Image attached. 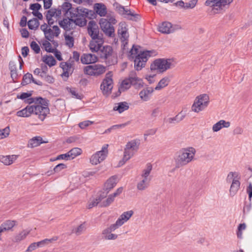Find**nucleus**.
I'll list each match as a JSON object with an SVG mask.
<instances>
[{"label": "nucleus", "instance_id": "1", "mask_svg": "<svg viewBox=\"0 0 252 252\" xmlns=\"http://www.w3.org/2000/svg\"><path fill=\"white\" fill-rule=\"evenodd\" d=\"M196 151L192 147L182 148L178 152L175 158L176 165L177 167L185 166L194 160Z\"/></svg>", "mask_w": 252, "mask_h": 252}, {"label": "nucleus", "instance_id": "2", "mask_svg": "<svg viewBox=\"0 0 252 252\" xmlns=\"http://www.w3.org/2000/svg\"><path fill=\"white\" fill-rule=\"evenodd\" d=\"M140 144V141L138 139H134L126 143L124 148L123 158L119 161L118 166L123 165L134 156L138 150Z\"/></svg>", "mask_w": 252, "mask_h": 252}, {"label": "nucleus", "instance_id": "3", "mask_svg": "<svg viewBox=\"0 0 252 252\" xmlns=\"http://www.w3.org/2000/svg\"><path fill=\"white\" fill-rule=\"evenodd\" d=\"M174 61L170 59H158L154 60L150 65L152 72L162 73L175 67Z\"/></svg>", "mask_w": 252, "mask_h": 252}, {"label": "nucleus", "instance_id": "4", "mask_svg": "<svg viewBox=\"0 0 252 252\" xmlns=\"http://www.w3.org/2000/svg\"><path fill=\"white\" fill-rule=\"evenodd\" d=\"M32 102H34L33 114L38 115L39 119L43 121L49 113L48 101L42 97H35L32 98Z\"/></svg>", "mask_w": 252, "mask_h": 252}, {"label": "nucleus", "instance_id": "5", "mask_svg": "<svg viewBox=\"0 0 252 252\" xmlns=\"http://www.w3.org/2000/svg\"><path fill=\"white\" fill-rule=\"evenodd\" d=\"M241 179V174L239 172L231 171L228 173L225 180L227 183L231 184L229 189L230 196H234L240 189Z\"/></svg>", "mask_w": 252, "mask_h": 252}, {"label": "nucleus", "instance_id": "6", "mask_svg": "<svg viewBox=\"0 0 252 252\" xmlns=\"http://www.w3.org/2000/svg\"><path fill=\"white\" fill-rule=\"evenodd\" d=\"M157 55V52L154 50L140 52L133 59L135 69L138 71L141 70L145 66L149 58L151 57H154Z\"/></svg>", "mask_w": 252, "mask_h": 252}, {"label": "nucleus", "instance_id": "7", "mask_svg": "<svg viewBox=\"0 0 252 252\" xmlns=\"http://www.w3.org/2000/svg\"><path fill=\"white\" fill-rule=\"evenodd\" d=\"M152 169V165L148 164L146 168L142 170L137 183L136 187L138 190L142 191L148 188L151 180L150 174Z\"/></svg>", "mask_w": 252, "mask_h": 252}, {"label": "nucleus", "instance_id": "8", "mask_svg": "<svg viewBox=\"0 0 252 252\" xmlns=\"http://www.w3.org/2000/svg\"><path fill=\"white\" fill-rule=\"evenodd\" d=\"M209 96L206 94H201L196 96L191 107V111L199 113L204 111L209 103Z\"/></svg>", "mask_w": 252, "mask_h": 252}, {"label": "nucleus", "instance_id": "9", "mask_svg": "<svg viewBox=\"0 0 252 252\" xmlns=\"http://www.w3.org/2000/svg\"><path fill=\"white\" fill-rule=\"evenodd\" d=\"M233 0H206L205 5L212 7L214 13H220L227 8Z\"/></svg>", "mask_w": 252, "mask_h": 252}, {"label": "nucleus", "instance_id": "10", "mask_svg": "<svg viewBox=\"0 0 252 252\" xmlns=\"http://www.w3.org/2000/svg\"><path fill=\"white\" fill-rule=\"evenodd\" d=\"M116 23L115 18L111 17L108 20L105 18H101L99 20V25L101 30L108 36L113 37L114 36L115 30L112 24Z\"/></svg>", "mask_w": 252, "mask_h": 252}, {"label": "nucleus", "instance_id": "11", "mask_svg": "<svg viewBox=\"0 0 252 252\" xmlns=\"http://www.w3.org/2000/svg\"><path fill=\"white\" fill-rule=\"evenodd\" d=\"M40 29L44 32L46 39L50 41H52L55 37H57L61 32L57 26H49L46 24L41 25Z\"/></svg>", "mask_w": 252, "mask_h": 252}, {"label": "nucleus", "instance_id": "12", "mask_svg": "<svg viewBox=\"0 0 252 252\" xmlns=\"http://www.w3.org/2000/svg\"><path fill=\"white\" fill-rule=\"evenodd\" d=\"M108 145H104L100 151H97L90 158V163L92 165H97L104 160L108 156Z\"/></svg>", "mask_w": 252, "mask_h": 252}, {"label": "nucleus", "instance_id": "13", "mask_svg": "<svg viewBox=\"0 0 252 252\" xmlns=\"http://www.w3.org/2000/svg\"><path fill=\"white\" fill-rule=\"evenodd\" d=\"M106 71V67L100 64H94L85 66L84 72L85 74L98 76L103 74Z\"/></svg>", "mask_w": 252, "mask_h": 252}, {"label": "nucleus", "instance_id": "14", "mask_svg": "<svg viewBox=\"0 0 252 252\" xmlns=\"http://www.w3.org/2000/svg\"><path fill=\"white\" fill-rule=\"evenodd\" d=\"M112 77V72H109L107 73L101 84L100 89L104 95H108L111 93L112 89L113 87Z\"/></svg>", "mask_w": 252, "mask_h": 252}, {"label": "nucleus", "instance_id": "15", "mask_svg": "<svg viewBox=\"0 0 252 252\" xmlns=\"http://www.w3.org/2000/svg\"><path fill=\"white\" fill-rule=\"evenodd\" d=\"M115 223L111 224L107 228L103 229L102 232L103 239L106 240H115L117 239L118 235L113 233L112 232L118 229Z\"/></svg>", "mask_w": 252, "mask_h": 252}, {"label": "nucleus", "instance_id": "16", "mask_svg": "<svg viewBox=\"0 0 252 252\" xmlns=\"http://www.w3.org/2000/svg\"><path fill=\"white\" fill-rule=\"evenodd\" d=\"M88 32L92 39L102 37L103 35L99 34L98 26L94 21H91L88 25Z\"/></svg>", "mask_w": 252, "mask_h": 252}, {"label": "nucleus", "instance_id": "17", "mask_svg": "<svg viewBox=\"0 0 252 252\" xmlns=\"http://www.w3.org/2000/svg\"><path fill=\"white\" fill-rule=\"evenodd\" d=\"M104 42V41L103 37L92 39L90 41L89 45L90 50L92 52L98 53L103 46Z\"/></svg>", "mask_w": 252, "mask_h": 252}, {"label": "nucleus", "instance_id": "18", "mask_svg": "<svg viewBox=\"0 0 252 252\" xmlns=\"http://www.w3.org/2000/svg\"><path fill=\"white\" fill-rule=\"evenodd\" d=\"M57 240V237H53L51 239H45L38 242H34L30 245L26 250L28 252H31L38 247H41L48 245Z\"/></svg>", "mask_w": 252, "mask_h": 252}, {"label": "nucleus", "instance_id": "19", "mask_svg": "<svg viewBox=\"0 0 252 252\" xmlns=\"http://www.w3.org/2000/svg\"><path fill=\"white\" fill-rule=\"evenodd\" d=\"M118 33L119 37L124 45L127 43L129 34L127 32V28L125 23H121L119 24Z\"/></svg>", "mask_w": 252, "mask_h": 252}, {"label": "nucleus", "instance_id": "20", "mask_svg": "<svg viewBox=\"0 0 252 252\" xmlns=\"http://www.w3.org/2000/svg\"><path fill=\"white\" fill-rule=\"evenodd\" d=\"M80 11L83 13L82 14H80L78 10L77 11L78 14L75 13V18L73 20V22L75 23V26L78 25L80 27H83L86 25L87 20H86V15L88 13V10L86 8H84L83 10L80 9Z\"/></svg>", "mask_w": 252, "mask_h": 252}, {"label": "nucleus", "instance_id": "21", "mask_svg": "<svg viewBox=\"0 0 252 252\" xmlns=\"http://www.w3.org/2000/svg\"><path fill=\"white\" fill-rule=\"evenodd\" d=\"M73 62H62L60 63V67L63 69V72L62 74L63 77L67 78L73 70Z\"/></svg>", "mask_w": 252, "mask_h": 252}, {"label": "nucleus", "instance_id": "22", "mask_svg": "<svg viewBox=\"0 0 252 252\" xmlns=\"http://www.w3.org/2000/svg\"><path fill=\"white\" fill-rule=\"evenodd\" d=\"M134 212L132 210L124 212L116 220V222L115 223V225L118 227H120L127 221H128L132 216Z\"/></svg>", "mask_w": 252, "mask_h": 252}, {"label": "nucleus", "instance_id": "23", "mask_svg": "<svg viewBox=\"0 0 252 252\" xmlns=\"http://www.w3.org/2000/svg\"><path fill=\"white\" fill-rule=\"evenodd\" d=\"M60 26L66 31H69L75 28V23L73 22V18H63L59 21Z\"/></svg>", "mask_w": 252, "mask_h": 252}, {"label": "nucleus", "instance_id": "24", "mask_svg": "<svg viewBox=\"0 0 252 252\" xmlns=\"http://www.w3.org/2000/svg\"><path fill=\"white\" fill-rule=\"evenodd\" d=\"M154 89L153 87H149L143 89L139 93V97L143 101H149L154 92Z\"/></svg>", "mask_w": 252, "mask_h": 252}, {"label": "nucleus", "instance_id": "25", "mask_svg": "<svg viewBox=\"0 0 252 252\" xmlns=\"http://www.w3.org/2000/svg\"><path fill=\"white\" fill-rule=\"evenodd\" d=\"M127 78L129 81L131 85L136 87L143 86V81L142 79L137 76L135 71L130 72Z\"/></svg>", "mask_w": 252, "mask_h": 252}, {"label": "nucleus", "instance_id": "26", "mask_svg": "<svg viewBox=\"0 0 252 252\" xmlns=\"http://www.w3.org/2000/svg\"><path fill=\"white\" fill-rule=\"evenodd\" d=\"M98 53L101 59H108L113 56V49L110 46H103Z\"/></svg>", "mask_w": 252, "mask_h": 252}, {"label": "nucleus", "instance_id": "27", "mask_svg": "<svg viewBox=\"0 0 252 252\" xmlns=\"http://www.w3.org/2000/svg\"><path fill=\"white\" fill-rule=\"evenodd\" d=\"M158 29L159 32L166 34L172 33L176 30L170 23L167 22H163L159 25Z\"/></svg>", "mask_w": 252, "mask_h": 252}, {"label": "nucleus", "instance_id": "28", "mask_svg": "<svg viewBox=\"0 0 252 252\" xmlns=\"http://www.w3.org/2000/svg\"><path fill=\"white\" fill-rule=\"evenodd\" d=\"M98 61V57L92 54H84L81 57V62L83 64H89L96 63Z\"/></svg>", "mask_w": 252, "mask_h": 252}, {"label": "nucleus", "instance_id": "29", "mask_svg": "<svg viewBox=\"0 0 252 252\" xmlns=\"http://www.w3.org/2000/svg\"><path fill=\"white\" fill-rule=\"evenodd\" d=\"M231 123L229 121H226L224 120H220L214 124L212 126V131L214 132H217L223 128H228L230 127Z\"/></svg>", "mask_w": 252, "mask_h": 252}, {"label": "nucleus", "instance_id": "30", "mask_svg": "<svg viewBox=\"0 0 252 252\" xmlns=\"http://www.w3.org/2000/svg\"><path fill=\"white\" fill-rule=\"evenodd\" d=\"M118 179L117 176H112L107 180L104 185V189L108 192L111 189L115 187Z\"/></svg>", "mask_w": 252, "mask_h": 252}, {"label": "nucleus", "instance_id": "31", "mask_svg": "<svg viewBox=\"0 0 252 252\" xmlns=\"http://www.w3.org/2000/svg\"><path fill=\"white\" fill-rule=\"evenodd\" d=\"M34 104L27 106L26 108L17 112V115L18 117H28L32 114H33Z\"/></svg>", "mask_w": 252, "mask_h": 252}, {"label": "nucleus", "instance_id": "32", "mask_svg": "<svg viewBox=\"0 0 252 252\" xmlns=\"http://www.w3.org/2000/svg\"><path fill=\"white\" fill-rule=\"evenodd\" d=\"M62 8L63 11L67 15H69L71 18H73L75 17V10L72 7L71 4L69 2H64L62 6Z\"/></svg>", "mask_w": 252, "mask_h": 252}, {"label": "nucleus", "instance_id": "33", "mask_svg": "<svg viewBox=\"0 0 252 252\" xmlns=\"http://www.w3.org/2000/svg\"><path fill=\"white\" fill-rule=\"evenodd\" d=\"M30 230L24 229L16 234L13 238V242L18 243L25 240L27 236L30 234Z\"/></svg>", "mask_w": 252, "mask_h": 252}, {"label": "nucleus", "instance_id": "34", "mask_svg": "<svg viewBox=\"0 0 252 252\" xmlns=\"http://www.w3.org/2000/svg\"><path fill=\"white\" fill-rule=\"evenodd\" d=\"M17 158L16 155L0 156V161L5 165H9L12 164Z\"/></svg>", "mask_w": 252, "mask_h": 252}, {"label": "nucleus", "instance_id": "35", "mask_svg": "<svg viewBox=\"0 0 252 252\" xmlns=\"http://www.w3.org/2000/svg\"><path fill=\"white\" fill-rule=\"evenodd\" d=\"M94 10L101 17L105 16L107 13L105 5L101 3H96L94 5Z\"/></svg>", "mask_w": 252, "mask_h": 252}, {"label": "nucleus", "instance_id": "36", "mask_svg": "<svg viewBox=\"0 0 252 252\" xmlns=\"http://www.w3.org/2000/svg\"><path fill=\"white\" fill-rule=\"evenodd\" d=\"M47 142L42 140V138L40 136H35L31 139L28 144V147L29 148H34L39 146L42 143Z\"/></svg>", "mask_w": 252, "mask_h": 252}, {"label": "nucleus", "instance_id": "37", "mask_svg": "<svg viewBox=\"0 0 252 252\" xmlns=\"http://www.w3.org/2000/svg\"><path fill=\"white\" fill-rule=\"evenodd\" d=\"M32 82L33 83L38 85H42V83L40 81H35L33 79L32 75V74L28 73L26 74L24 76L23 78V81L22 82V84L23 85H25L31 83Z\"/></svg>", "mask_w": 252, "mask_h": 252}, {"label": "nucleus", "instance_id": "38", "mask_svg": "<svg viewBox=\"0 0 252 252\" xmlns=\"http://www.w3.org/2000/svg\"><path fill=\"white\" fill-rule=\"evenodd\" d=\"M16 224L14 220H8L0 225V228L3 232L11 230Z\"/></svg>", "mask_w": 252, "mask_h": 252}, {"label": "nucleus", "instance_id": "39", "mask_svg": "<svg viewBox=\"0 0 252 252\" xmlns=\"http://www.w3.org/2000/svg\"><path fill=\"white\" fill-rule=\"evenodd\" d=\"M129 108V105L126 102H121L115 104L113 107L114 111H118L121 113Z\"/></svg>", "mask_w": 252, "mask_h": 252}, {"label": "nucleus", "instance_id": "40", "mask_svg": "<svg viewBox=\"0 0 252 252\" xmlns=\"http://www.w3.org/2000/svg\"><path fill=\"white\" fill-rule=\"evenodd\" d=\"M170 80L168 77H165L162 78L158 83L156 87L154 88L155 90L159 91L164 88L168 86Z\"/></svg>", "mask_w": 252, "mask_h": 252}, {"label": "nucleus", "instance_id": "41", "mask_svg": "<svg viewBox=\"0 0 252 252\" xmlns=\"http://www.w3.org/2000/svg\"><path fill=\"white\" fill-rule=\"evenodd\" d=\"M47 14L48 17H52L57 21L62 15V11L60 9L52 8L48 10Z\"/></svg>", "mask_w": 252, "mask_h": 252}, {"label": "nucleus", "instance_id": "42", "mask_svg": "<svg viewBox=\"0 0 252 252\" xmlns=\"http://www.w3.org/2000/svg\"><path fill=\"white\" fill-rule=\"evenodd\" d=\"M65 44L69 48L73 47L74 43V39L72 36V33L64 34Z\"/></svg>", "mask_w": 252, "mask_h": 252}, {"label": "nucleus", "instance_id": "43", "mask_svg": "<svg viewBox=\"0 0 252 252\" xmlns=\"http://www.w3.org/2000/svg\"><path fill=\"white\" fill-rule=\"evenodd\" d=\"M103 199V197L101 198V197H92L88 201L87 208L88 209H91L94 207L97 206V205Z\"/></svg>", "mask_w": 252, "mask_h": 252}, {"label": "nucleus", "instance_id": "44", "mask_svg": "<svg viewBox=\"0 0 252 252\" xmlns=\"http://www.w3.org/2000/svg\"><path fill=\"white\" fill-rule=\"evenodd\" d=\"M86 229V224L83 222L79 225L75 227L72 229V233L75 234L76 235H80L82 234Z\"/></svg>", "mask_w": 252, "mask_h": 252}, {"label": "nucleus", "instance_id": "45", "mask_svg": "<svg viewBox=\"0 0 252 252\" xmlns=\"http://www.w3.org/2000/svg\"><path fill=\"white\" fill-rule=\"evenodd\" d=\"M42 60L49 66H54L56 63V61L54 57L50 55H45L43 56Z\"/></svg>", "mask_w": 252, "mask_h": 252}, {"label": "nucleus", "instance_id": "46", "mask_svg": "<svg viewBox=\"0 0 252 252\" xmlns=\"http://www.w3.org/2000/svg\"><path fill=\"white\" fill-rule=\"evenodd\" d=\"M70 158L71 159L74 158L82 154V151L80 148H74L71 149L69 152H68Z\"/></svg>", "mask_w": 252, "mask_h": 252}, {"label": "nucleus", "instance_id": "47", "mask_svg": "<svg viewBox=\"0 0 252 252\" xmlns=\"http://www.w3.org/2000/svg\"><path fill=\"white\" fill-rule=\"evenodd\" d=\"M131 86V85L129 81L126 78L122 81L119 88V91L121 92H124L129 89Z\"/></svg>", "mask_w": 252, "mask_h": 252}, {"label": "nucleus", "instance_id": "48", "mask_svg": "<svg viewBox=\"0 0 252 252\" xmlns=\"http://www.w3.org/2000/svg\"><path fill=\"white\" fill-rule=\"evenodd\" d=\"M115 197L113 196L112 194L109 195L107 199L102 202L100 205L101 207H105L109 206L112 202H114Z\"/></svg>", "mask_w": 252, "mask_h": 252}, {"label": "nucleus", "instance_id": "49", "mask_svg": "<svg viewBox=\"0 0 252 252\" xmlns=\"http://www.w3.org/2000/svg\"><path fill=\"white\" fill-rule=\"evenodd\" d=\"M28 25L30 29L35 30L39 26V22L36 19L33 18L29 21Z\"/></svg>", "mask_w": 252, "mask_h": 252}, {"label": "nucleus", "instance_id": "50", "mask_svg": "<svg viewBox=\"0 0 252 252\" xmlns=\"http://www.w3.org/2000/svg\"><path fill=\"white\" fill-rule=\"evenodd\" d=\"M127 123H124V124H120V125H113V126H111L110 127H109V128L106 129L105 130V131L103 132V133H110L112 130H115L117 128H124L125 126H127Z\"/></svg>", "mask_w": 252, "mask_h": 252}, {"label": "nucleus", "instance_id": "51", "mask_svg": "<svg viewBox=\"0 0 252 252\" xmlns=\"http://www.w3.org/2000/svg\"><path fill=\"white\" fill-rule=\"evenodd\" d=\"M187 110L183 109L176 116V123H179L182 121L187 115Z\"/></svg>", "mask_w": 252, "mask_h": 252}, {"label": "nucleus", "instance_id": "52", "mask_svg": "<svg viewBox=\"0 0 252 252\" xmlns=\"http://www.w3.org/2000/svg\"><path fill=\"white\" fill-rule=\"evenodd\" d=\"M138 48L137 46L133 45L132 48L129 51V58L133 60L136 56L139 54Z\"/></svg>", "mask_w": 252, "mask_h": 252}, {"label": "nucleus", "instance_id": "53", "mask_svg": "<svg viewBox=\"0 0 252 252\" xmlns=\"http://www.w3.org/2000/svg\"><path fill=\"white\" fill-rule=\"evenodd\" d=\"M246 228V225L245 223H241L239 225L237 231V236L238 238L242 239L243 232L242 231Z\"/></svg>", "mask_w": 252, "mask_h": 252}, {"label": "nucleus", "instance_id": "54", "mask_svg": "<svg viewBox=\"0 0 252 252\" xmlns=\"http://www.w3.org/2000/svg\"><path fill=\"white\" fill-rule=\"evenodd\" d=\"M10 132L9 127H6L3 129H0V139H3L7 137Z\"/></svg>", "mask_w": 252, "mask_h": 252}, {"label": "nucleus", "instance_id": "55", "mask_svg": "<svg viewBox=\"0 0 252 252\" xmlns=\"http://www.w3.org/2000/svg\"><path fill=\"white\" fill-rule=\"evenodd\" d=\"M93 121L87 120L80 123L78 125L81 129H85L86 127L94 124Z\"/></svg>", "mask_w": 252, "mask_h": 252}, {"label": "nucleus", "instance_id": "56", "mask_svg": "<svg viewBox=\"0 0 252 252\" xmlns=\"http://www.w3.org/2000/svg\"><path fill=\"white\" fill-rule=\"evenodd\" d=\"M43 46L45 50L48 52H53L54 49L52 48L51 43L48 41H45L43 43Z\"/></svg>", "mask_w": 252, "mask_h": 252}, {"label": "nucleus", "instance_id": "57", "mask_svg": "<svg viewBox=\"0 0 252 252\" xmlns=\"http://www.w3.org/2000/svg\"><path fill=\"white\" fill-rule=\"evenodd\" d=\"M31 47L32 49L33 50L36 54H38L39 53L40 50L39 46L35 41L32 42L31 44Z\"/></svg>", "mask_w": 252, "mask_h": 252}, {"label": "nucleus", "instance_id": "58", "mask_svg": "<svg viewBox=\"0 0 252 252\" xmlns=\"http://www.w3.org/2000/svg\"><path fill=\"white\" fill-rule=\"evenodd\" d=\"M66 167V165L63 163H60L56 165L54 168V171L55 172H59L65 168Z\"/></svg>", "mask_w": 252, "mask_h": 252}, {"label": "nucleus", "instance_id": "59", "mask_svg": "<svg viewBox=\"0 0 252 252\" xmlns=\"http://www.w3.org/2000/svg\"><path fill=\"white\" fill-rule=\"evenodd\" d=\"M57 159H64L66 160H70L71 159L70 158V157L69 156V154L68 152L64 154H62L58 156Z\"/></svg>", "mask_w": 252, "mask_h": 252}, {"label": "nucleus", "instance_id": "60", "mask_svg": "<svg viewBox=\"0 0 252 252\" xmlns=\"http://www.w3.org/2000/svg\"><path fill=\"white\" fill-rule=\"evenodd\" d=\"M156 75L147 74L145 76V79L150 84H153L155 82V77Z\"/></svg>", "mask_w": 252, "mask_h": 252}, {"label": "nucleus", "instance_id": "61", "mask_svg": "<svg viewBox=\"0 0 252 252\" xmlns=\"http://www.w3.org/2000/svg\"><path fill=\"white\" fill-rule=\"evenodd\" d=\"M246 190L249 195V199L251 201L252 197V184L251 183L249 184Z\"/></svg>", "mask_w": 252, "mask_h": 252}, {"label": "nucleus", "instance_id": "62", "mask_svg": "<svg viewBox=\"0 0 252 252\" xmlns=\"http://www.w3.org/2000/svg\"><path fill=\"white\" fill-rule=\"evenodd\" d=\"M70 93L74 98L81 99L82 96L74 89H70Z\"/></svg>", "mask_w": 252, "mask_h": 252}, {"label": "nucleus", "instance_id": "63", "mask_svg": "<svg viewBox=\"0 0 252 252\" xmlns=\"http://www.w3.org/2000/svg\"><path fill=\"white\" fill-rule=\"evenodd\" d=\"M159 108L158 107L155 108L151 111V116L152 118L157 117L159 113Z\"/></svg>", "mask_w": 252, "mask_h": 252}, {"label": "nucleus", "instance_id": "64", "mask_svg": "<svg viewBox=\"0 0 252 252\" xmlns=\"http://www.w3.org/2000/svg\"><path fill=\"white\" fill-rule=\"evenodd\" d=\"M31 94L27 93H23L20 95H17V98L21 99H25L31 96Z\"/></svg>", "mask_w": 252, "mask_h": 252}]
</instances>
